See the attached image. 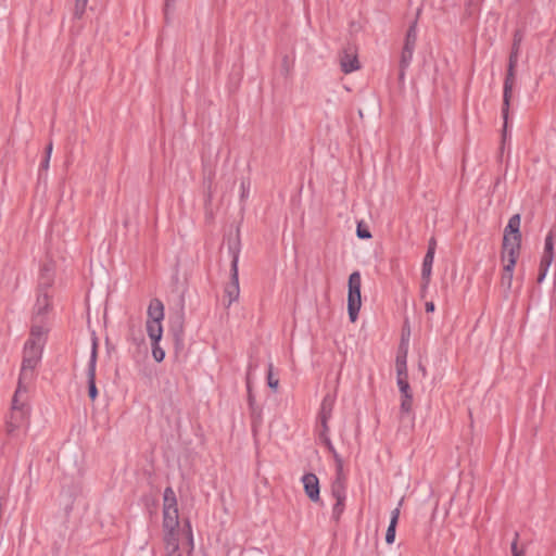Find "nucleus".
<instances>
[{"mask_svg":"<svg viewBox=\"0 0 556 556\" xmlns=\"http://www.w3.org/2000/svg\"><path fill=\"white\" fill-rule=\"evenodd\" d=\"M27 393L28 387L26 384H17L12 400L11 413L7 421V430L11 434L24 431L28 426L29 406Z\"/></svg>","mask_w":556,"mask_h":556,"instance_id":"obj_1","label":"nucleus"},{"mask_svg":"<svg viewBox=\"0 0 556 556\" xmlns=\"http://www.w3.org/2000/svg\"><path fill=\"white\" fill-rule=\"evenodd\" d=\"M42 349L43 345L41 344L25 342L18 386H29L35 375V368L41 359Z\"/></svg>","mask_w":556,"mask_h":556,"instance_id":"obj_2","label":"nucleus"},{"mask_svg":"<svg viewBox=\"0 0 556 556\" xmlns=\"http://www.w3.org/2000/svg\"><path fill=\"white\" fill-rule=\"evenodd\" d=\"M228 249L231 255V276L230 282L225 287V298L227 300V305L230 306L233 302L238 301L240 295L238 270L240 248L237 242H233L229 244Z\"/></svg>","mask_w":556,"mask_h":556,"instance_id":"obj_3","label":"nucleus"},{"mask_svg":"<svg viewBox=\"0 0 556 556\" xmlns=\"http://www.w3.org/2000/svg\"><path fill=\"white\" fill-rule=\"evenodd\" d=\"M179 525L177 498L172 488H166L163 494V527L166 532H176Z\"/></svg>","mask_w":556,"mask_h":556,"instance_id":"obj_4","label":"nucleus"},{"mask_svg":"<svg viewBox=\"0 0 556 556\" xmlns=\"http://www.w3.org/2000/svg\"><path fill=\"white\" fill-rule=\"evenodd\" d=\"M520 223L519 214H515L509 218L504 230L503 252L519 253L521 244Z\"/></svg>","mask_w":556,"mask_h":556,"instance_id":"obj_5","label":"nucleus"},{"mask_svg":"<svg viewBox=\"0 0 556 556\" xmlns=\"http://www.w3.org/2000/svg\"><path fill=\"white\" fill-rule=\"evenodd\" d=\"M362 278L359 271H353L349 277L348 313L350 320L355 323L362 306Z\"/></svg>","mask_w":556,"mask_h":556,"instance_id":"obj_6","label":"nucleus"},{"mask_svg":"<svg viewBox=\"0 0 556 556\" xmlns=\"http://www.w3.org/2000/svg\"><path fill=\"white\" fill-rule=\"evenodd\" d=\"M96 366H97V342L93 340L90 358L87 368L88 378V394L89 397L94 401L98 396V389L96 386Z\"/></svg>","mask_w":556,"mask_h":556,"instance_id":"obj_7","label":"nucleus"},{"mask_svg":"<svg viewBox=\"0 0 556 556\" xmlns=\"http://www.w3.org/2000/svg\"><path fill=\"white\" fill-rule=\"evenodd\" d=\"M340 66L342 72L350 74L359 68V61L357 58V50L355 47L349 46L340 54Z\"/></svg>","mask_w":556,"mask_h":556,"instance_id":"obj_8","label":"nucleus"},{"mask_svg":"<svg viewBox=\"0 0 556 556\" xmlns=\"http://www.w3.org/2000/svg\"><path fill=\"white\" fill-rule=\"evenodd\" d=\"M303 489L307 497L317 503L320 500L319 480L315 473L308 472L301 478Z\"/></svg>","mask_w":556,"mask_h":556,"instance_id":"obj_9","label":"nucleus"},{"mask_svg":"<svg viewBox=\"0 0 556 556\" xmlns=\"http://www.w3.org/2000/svg\"><path fill=\"white\" fill-rule=\"evenodd\" d=\"M519 253H502V260L504 262V268L502 274V286L506 289H510L513 283L514 268L517 262Z\"/></svg>","mask_w":556,"mask_h":556,"instance_id":"obj_10","label":"nucleus"},{"mask_svg":"<svg viewBox=\"0 0 556 556\" xmlns=\"http://www.w3.org/2000/svg\"><path fill=\"white\" fill-rule=\"evenodd\" d=\"M334 406V396L331 394H327L321 402L320 410H319V424L320 429H324V432L329 431L328 421L331 418L332 410Z\"/></svg>","mask_w":556,"mask_h":556,"instance_id":"obj_11","label":"nucleus"},{"mask_svg":"<svg viewBox=\"0 0 556 556\" xmlns=\"http://www.w3.org/2000/svg\"><path fill=\"white\" fill-rule=\"evenodd\" d=\"M515 83H516V79H505L504 80L503 109H502V114H503V118H504V134H503L504 140L506 139L508 111H509L510 98L513 94V89L515 87Z\"/></svg>","mask_w":556,"mask_h":556,"instance_id":"obj_12","label":"nucleus"},{"mask_svg":"<svg viewBox=\"0 0 556 556\" xmlns=\"http://www.w3.org/2000/svg\"><path fill=\"white\" fill-rule=\"evenodd\" d=\"M554 243H555V233L553 230L548 231L544 240V249L541 257L542 264L545 266H551L554 261Z\"/></svg>","mask_w":556,"mask_h":556,"instance_id":"obj_13","label":"nucleus"},{"mask_svg":"<svg viewBox=\"0 0 556 556\" xmlns=\"http://www.w3.org/2000/svg\"><path fill=\"white\" fill-rule=\"evenodd\" d=\"M433 261L434 256L432 255V252L427 251L421 266L422 291H426L430 283Z\"/></svg>","mask_w":556,"mask_h":556,"instance_id":"obj_14","label":"nucleus"},{"mask_svg":"<svg viewBox=\"0 0 556 556\" xmlns=\"http://www.w3.org/2000/svg\"><path fill=\"white\" fill-rule=\"evenodd\" d=\"M147 321H162L164 319V305L159 299L150 301Z\"/></svg>","mask_w":556,"mask_h":556,"instance_id":"obj_15","label":"nucleus"},{"mask_svg":"<svg viewBox=\"0 0 556 556\" xmlns=\"http://www.w3.org/2000/svg\"><path fill=\"white\" fill-rule=\"evenodd\" d=\"M47 331L48 328L41 321H35L27 341L45 345Z\"/></svg>","mask_w":556,"mask_h":556,"instance_id":"obj_16","label":"nucleus"},{"mask_svg":"<svg viewBox=\"0 0 556 556\" xmlns=\"http://www.w3.org/2000/svg\"><path fill=\"white\" fill-rule=\"evenodd\" d=\"M165 552L166 556H181L177 532H166Z\"/></svg>","mask_w":556,"mask_h":556,"instance_id":"obj_17","label":"nucleus"},{"mask_svg":"<svg viewBox=\"0 0 556 556\" xmlns=\"http://www.w3.org/2000/svg\"><path fill=\"white\" fill-rule=\"evenodd\" d=\"M331 493L336 502L346 500L345 477H337L331 486Z\"/></svg>","mask_w":556,"mask_h":556,"instance_id":"obj_18","label":"nucleus"},{"mask_svg":"<svg viewBox=\"0 0 556 556\" xmlns=\"http://www.w3.org/2000/svg\"><path fill=\"white\" fill-rule=\"evenodd\" d=\"M50 306V296L48 293H40L37 296L35 306H34V314L36 318L41 317L46 312L48 311Z\"/></svg>","mask_w":556,"mask_h":556,"instance_id":"obj_19","label":"nucleus"},{"mask_svg":"<svg viewBox=\"0 0 556 556\" xmlns=\"http://www.w3.org/2000/svg\"><path fill=\"white\" fill-rule=\"evenodd\" d=\"M146 328L151 342H160L163 336L162 321H147Z\"/></svg>","mask_w":556,"mask_h":556,"instance_id":"obj_20","label":"nucleus"},{"mask_svg":"<svg viewBox=\"0 0 556 556\" xmlns=\"http://www.w3.org/2000/svg\"><path fill=\"white\" fill-rule=\"evenodd\" d=\"M521 40V34L519 31H516L514 35L513 47L508 59V61H510L511 63H518Z\"/></svg>","mask_w":556,"mask_h":556,"instance_id":"obj_21","label":"nucleus"},{"mask_svg":"<svg viewBox=\"0 0 556 556\" xmlns=\"http://www.w3.org/2000/svg\"><path fill=\"white\" fill-rule=\"evenodd\" d=\"M417 41V26L414 23L407 30L404 48L414 49Z\"/></svg>","mask_w":556,"mask_h":556,"instance_id":"obj_22","label":"nucleus"},{"mask_svg":"<svg viewBox=\"0 0 556 556\" xmlns=\"http://www.w3.org/2000/svg\"><path fill=\"white\" fill-rule=\"evenodd\" d=\"M413 54H414V49H408V48L403 47V51L401 54V61H400L402 73L404 72V70H406L409 66V64L413 60Z\"/></svg>","mask_w":556,"mask_h":556,"instance_id":"obj_23","label":"nucleus"},{"mask_svg":"<svg viewBox=\"0 0 556 556\" xmlns=\"http://www.w3.org/2000/svg\"><path fill=\"white\" fill-rule=\"evenodd\" d=\"M397 377H407L406 356H397L396 358Z\"/></svg>","mask_w":556,"mask_h":556,"instance_id":"obj_24","label":"nucleus"},{"mask_svg":"<svg viewBox=\"0 0 556 556\" xmlns=\"http://www.w3.org/2000/svg\"><path fill=\"white\" fill-rule=\"evenodd\" d=\"M412 407H413V395L406 394V395L402 396L401 412L403 414H409L412 412Z\"/></svg>","mask_w":556,"mask_h":556,"instance_id":"obj_25","label":"nucleus"},{"mask_svg":"<svg viewBox=\"0 0 556 556\" xmlns=\"http://www.w3.org/2000/svg\"><path fill=\"white\" fill-rule=\"evenodd\" d=\"M160 342H151L152 345V356L156 362H162L165 357L164 350L160 346Z\"/></svg>","mask_w":556,"mask_h":556,"instance_id":"obj_26","label":"nucleus"},{"mask_svg":"<svg viewBox=\"0 0 556 556\" xmlns=\"http://www.w3.org/2000/svg\"><path fill=\"white\" fill-rule=\"evenodd\" d=\"M397 386L402 396L412 394L407 377H397Z\"/></svg>","mask_w":556,"mask_h":556,"instance_id":"obj_27","label":"nucleus"},{"mask_svg":"<svg viewBox=\"0 0 556 556\" xmlns=\"http://www.w3.org/2000/svg\"><path fill=\"white\" fill-rule=\"evenodd\" d=\"M267 384L270 389L276 391L279 386V380L274 377L273 375V364L268 365V372H267Z\"/></svg>","mask_w":556,"mask_h":556,"instance_id":"obj_28","label":"nucleus"},{"mask_svg":"<svg viewBox=\"0 0 556 556\" xmlns=\"http://www.w3.org/2000/svg\"><path fill=\"white\" fill-rule=\"evenodd\" d=\"M319 437H320V440L323 441V443L326 445L327 450L332 454L336 452V448L328 435V432H324V429H320V432H319Z\"/></svg>","mask_w":556,"mask_h":556,"instance_id":"obj_29","label":"nucleus"},{"mask_svg":"<svg viewBox=\"0 0 556 556\" xmlns=\"http://www.w3.org/2000/svg\"><path fill=\"white\" fill-rule=\"evenodd\" d=\"M345 501L336 502L332 507V517L339 519L344 511Z\"/></svg>","mask_w":556,"mask_h":556,"instance_id":"obj_30","label":"nucleus"},{"mask_svg":"<svg viewBox=\"0 0 556 556\" xmlns=\"http://www.w3.org/2000/svg\"><path fill=\"white\" fill-rule=\"evenodd\" d=\"M332 456H333L334 463H336L337 477H345L343 473V460H342L341 456L337 453V451L334 453H332Z\"/></svg>","mask_w":556,"mask_h":556,"instance_id":"obj_31","label":"nucleus"},{"mask_svg":"<svg viewBox=\"0 0 556 556\" xmlns=\"http://www.w3.org/2000/svg\"><path fill=\"white\" fill-rule=\"evenodd\" d=\"M395 529H396V526L395 525H389L388 529H387V533H386V542L388 544H392L394 543L395 541Z\"/></svg>","mask_w":556,"mask_h":556,"instance_id":"obj_32","label":"nucleus"},{"mask_svg":"<svg viewBox=\"0 0 556 556\" xmlns=\"http://www.w3.org/2000/svg\"><path fill=\"white\" fill-rule=\"evenodd\" d=\"M88 0H76L75 2V14L81 16L87 7Z\"/></svg>","mask_w":556,"mask_h":556,"instance_id":"obj_33","label":"nucleus"},{"mask_svg":"<svg viewBox=\"0 0 556 556\" xmlns=\"http://www.w3.org/2000/svg\"><path fill=\"white\" fill-rule=\"evenodd\" d=\"M518 63H511L508 61V68L505 76V79H516V67Z\"/></svg>","mask_w":556,"mask_h":556,"instance_id":"obj_34","label":"nucleus"},{"mask_svg":"<svg viewBox=\"0 0 556 556\" xmlns=\"http://www.w3.org/2000/svg\"><path fill=\"white\" fill-rule=\"evenodd\" d=\"M511 556H525L523 551L518 549V533L515 534V540L511 543Z\"/></svg>","mask_w":556,"mask_h":556,"instance_id":"obj_35","label":"nucleus"},{"mask_svg":"<svg viewBox=\"0 0 556 556\" xmlns=\"http://www.w3.org/2000/svg\"><path fill=\"white\" fill-rule=\"evenodd\" d=\"M356 233H357V237L361 239H370L371 238L370 231L366 228H363L361 224H358V226H357Z\"/></svg>","mask_w":556,"mask_h":556,"instance_id":"obj_36","label":"nucleus"},{"mask_svg":"<svg viewBox=\"0 0 556 556\" xmlns=\"http://www.w3.org/2000/svg\"><path fill=\"white\" fill-rule=\"evenodd\" d=\"M551 266H545L544 264L540 263V273L538 276V282L541 283L544 281V279L547 276L548 269Z\"/></svg>","mask_w":556,"mask_h":556,"instance_id":"obj_37","label":"nucleus"},{"mask_svg":"<svg viewBox=\"0 0 556 556\" xmlns=\"http://www.w3.org/2000/svg\"><path fill=\"white\" fill-rule=\"evenodd\" d=\"M401 504H402V501L400 502L399 506L391 511V519H390V523L391 525L397 526L399 518H400V506H401Z\"/></svg>","mask_w":556,"mask_h":556,"instance_id":"obj_38","label":"nucleus"},{"mask_svg":"<svg viewBox=\"0 0 556 556\" xmlns=\"http://www.w3.org/2000/svg\"><path fill=\"white\" fill-rule=\"evenodd\" d=\"M435 248H437L435 239H434V238H431V239L429 240V244H428V250H427V251H431V252H432V255L434 256V254H435Z\"/></svg>","mask_w":556,"mask_h":556,"instance_id":"obj_39","label":"nucleus"},{"mask_svg":"<svg viewBox=\"0 0 556 556\" xmlns=\"http://www.w3.org/2000/svg\"><path fill=\"white\" fill-rule=\"evenodd\" d=\"M425 307L427 313H433L435 309V305L432 301L426 302Z\"/></svg>","mask_w":556,"mask_h":556,"instance_id":"obj_40","label":"nucleus"},{"mask_svg":"<svg viewBox=\"0 0 556 556\" xmlns=\"http://www.w3.org/2000/svg\"><path fill=\"white\" fill-rule=\"evenodd\" d=\"M49 163H50V156L46 155L45 159L42 160L41 164H40V167L43 168V169H48L49 168Z\"/></svg>","mask_w":556,"mask_h":556,"instance_id":"obj_41","label":"nucleus"},{"mask_svg":"<svg viewBox=\"0 0 556 556\" xmlns=\"http://www.w3.org/2000/svg\"><path fill=\"white\" fill-rule=\"evenodd\" d=\"M251 370H252V365L249 366V370L247 374V387H248L249 391H250V383H251Z\"/></svg>","mask_w":556,"mask_h":556,"instance_id":"obj_42","label":"nucleus"},{"mask_svg":"<svg viewBox=\"0 0 556 556\" xmlns=\"http://www.w3.org/2000/svg\"><path fill=\"white\" fill-rule=\"evenodd\" d=\"M479 2H480V0H467V4L469 7H476L479 4Z\"/></svg>","mask_w":556,"mask_h":556,"instance_id":"obj_43","label":"nucleus"},{"mask_svg":"<svg viewBox=\"0 0 556 556\" xmlns=\"http://www.w3.org/2000/svg\"><path fill=\"white\" fill-rule=\"evenodd\" d=\"M52 153V143H49L46 148V155H49L51 157Z\"/></svg>","mask_w":556,"mask_h":556,"instance_id":"obj_44","label":"nucleus"},{"mask_svg":"<svg viewBox=\"0 0 556 556\" xmlns=\"http://www.w3.org/2000/svg\"><path fill=\"white\" fill-rule=\"evenodd\" d=\"M187 526H188V529H189L190 541H192V540H193V536H192V533H191L190 523H189V522H187Z\"/></svg>","mask_w":556,"mask_h":556,"instance_id":"obj_45","label":"nucleus"},{"mask_svg":"<svg viewBox=\"0 0 556 556\" xmlns=\"http://www.w3.org/2000/svg\"><path fill=\"white\" fill-rule=\"evenodd\" d=\"M241 188H242V197H244V192H245V184L244 182L241 184Z\"/></svg>","mask_w":556,"mask_h":556,"instance_id":"obj_46","label":"nucleus"}]
</instances>
